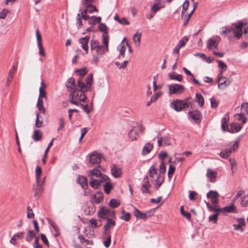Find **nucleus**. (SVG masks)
<instances>
[{
    "instance_id": "17",
    "label": "nucleus",
    "mask_w": 248,
    "mask_h": 248,
    "mask_svg": "<svg viewBox=\"0 0 248 248\" xmlns=\"http://www.w3.org/2000/svg\"><path fill=\"white\" fill-rule=\"evenodd\" d=\"M24 233L23 232H19L15 233L10 240V243L14 246L17 245V240L18 239H22L24 237Z\"/></svg>"
},
{
    "instance_id": "9",
    "label": "nucleus",
    "mask_w": 248,
    "mask_h": 248,
    "mask_svg": "<svg viewBox=\"0 0 248 248\" xmlns=\"http://www.w3.org/2000/svg\"><path fill=\"white\" fill-rule=\"evenodd\" d=\"M243 23L239 22L237 24L232 25L231 27V31L234 34V36L238 39H240L242 35V27Z\"/></svg>"
},
{
    "instance_id": "4",
    "label": "nucleus",
    "mask_w": 248,
    "mask_h": 248,
    "mask_svg": "<svg viewBox=\"0 0 248 248\" xmlns=\"http://www.w3.org/2000/svg\"><path fill=\"white\" fill-rule=\"evenodd\" d=\"M190 104H191V103L188 102V99L184 100L176 99L170 103V106L175 111H180L184 108H188Z\"/></svg>"
},
{
    "instance_id": "46",
    "label": "nucleus",
    "mask_w": 248,
    "mask_h": 248,
    "mask_svg": "<svg viewBox=\"0 0 248 248\" xmlns=\"http://www.w3.org/2000/svg\"><path fill=\"white\" fill-rule=\"evenodd\" d=\"M130 217V214L129 213L125 212L124 210H123L122 212V216L120 218L126 221L129 220Z\"/></svg>"
},
{
    "instance_id": "61",
    "label": "nucleus",
    "mask_w": 248,
    "mask_h": 248,
    "mask_svg": "<svg viewBox=\"0 0 248 248\" xmlns=\"http://www.w3.org/2000/svg\"><path fill=\"white\" fill-rule=\"evenodd\" d=\"M43 124V121H40L39 119V113L36 114V119L35 121V126L37 128L41 127Z\"/></svg>"
},
{
    "instance_id": "28",
    "label": "nucleus",
    "mask_w": 248,
    "mask_h": 248,
    "mask_svg": "<svg viewBox=\"0 0 248 248\" xmlns=\"http://www.w3.org/2000/svg\"><path fill=\"white\" fill-rule=\"evenodd\" d=\"M141 32H137L133 36V40L136 46L138 47L140 44Z\"/></svg>"
},
{
    "instance_id": "11",
    "label": "nucleus",
    "mask_w": 248,
    "mask_h": 248,
    "mask_svg": "<svg viewBox=\"0 0 248 248\" xmlns=\"http://www.w3.org/2000/svg\"><path fill=\"white\" fill-rule=\"evenodd\" d=\"M232 82V80L229 78H227L225 77H223L222 74H220L218 77V87L221 90L225 89Z\"/></svg>"
},
{
    "instance_id": "52",
    "label": "nucleus",
    "mask_w": 248,
    "mask_h": 248,
    "mask_svg": "<svg viewBox=\"0 0 248 248\" xmlns=\"http://www.w3.org/2000/svg\"><path fill=\"white\" fill-rule=\"evenodd\" d=\"M241 204L243 206H248V195L244 196L241 198Z\"/></svg>"
},
{
    "instance_id": "24",
    "label": "nucleus",
    "mask_w": 248,
    "mask_h": 248,
    "mask_svg": "<svg viewBox=\"0 0 248 248\" xmlns=\"http://www.w3.org/2000/svg\"><path fill=\"white\" fill-rule=\"evenodd\" d=\"M102 173L97 168H94L92 170L88 171V174L90 179L94 178V177L98 178L101 175Z\"/></svg>"
},
{
    "instance_id": "51",
    "label": "nucleus",
    "mask_w": 248,
    "mask_h": 248,
    "mask_svg": "<svg viewBox=\"0 0 248 248\" xmlns=\"http://www.w3.org/2000/svg\"><path fill=\"white\" fill-rule=\"evenodd\" d=\"M120 203L114 199H111L109 202V205L112 208H116L120 205Z\"/></svg>"
},
{
    "instance_id": "27",
    "label": "nucleus",
    "mask_w": 248,
    "mask_h": 248,
    "mask_svg": "<svg viewBox=\"0 0 248 248\" xmlns=\"http://www.w3.org/2000/svg\"><path fill=\"white\" fill-rule=\"evenodd\" d=\"M153 148V145L150 143H146L143 147L141 154L142 155H146L150 153Z\"/></svg>"
},
{
    "instance_id": "30",
    "label": "nucleus",
    "mask_w": 248,
    "mask_h": 248,
    "mask_svg": "<svg viewBox=\"0 0 248 248\" xmlns=\"http://www.w3.org/2000/svg\"><path fill=\"white\" fill-rule=\"evenodd\" d=\"M217 172L209 169L207 170L206 175L211 182H214L217 177Z\"/></svg>"
},
{
    "instance_id": "29",
    "label": "nucleus",
    "mask_w": 248,
    "mask_h": 248,
    "mask_svg": "<svg viewBox=\"0 0 248 248\" xmlns=\"http://www.w3.org/2000/svg\"><path fill=\"white\" fill-rule=\"evenodd\" d=\"M104 196L102 192H98L96 193L93 195V198L92 199L93 201L96 203H100L103 200Z\"/></svg>"
},
{
    "instance_id": "2",
    "label": "nucleus",
    "mask_w": 248,
    "mask_h": 248,
    "mask_svg": "<svg viewBox=\"0 0 248 248\" xmlns=\"http://www.w3.org/2000/svg\"><path fill=\"white\" fill-rule=\"evenodd\" d=\"M85 81L86 83L84 82L82 78L81 77L77 81V84L78 88H80V92H86L91 91V85L93 82V75L92 74H89Z\"/></svg>"
},
{
    "instance_id": "36",
    "label": "nucleus",
    "mask_w": 248,
    "mask_h": 248,
    "mask_svg": "<svg viewBox=\"0 0 248 248\" xmlns=\"http://www.w3.org/2000/svg\"><path fill=\"white\" fill-rule=\"evenodd\" d=\"M229 120V117L227 114H225L221 120V127L224 131H226V128L228 127L227 123Z\"/></svg>"
},
{
    "instance_id": "32",
    "label": "nucleus",
    "mask_w": 248,
    "mask_h": 248,
    "mask_svg": "<svg viewBox=\"0 0 248 248\" xmlns=\"http://www.w3.org/2000/svg\"><path fill=\"white\" fill-rule=\"evenodd\" d=\"M241 129V127L240 124H232L230 125V128L227 130L231 133H236L239 131Z\"/></svg>"
},
{
    "instance_id": "7",
    "label": "nucleus",
    "mask_w": 248,
    "mask_h": 248,
    "mask_svg": "<svg viewBox=\"0 0 248 248\" xmlns=\"http://www.w3.org/2000/svg\"><path fill=\"white\" fill-rule=\"evenodd\" d=\"M143 130V127L140 125H137L133 127L128 133V137L131 141L137 140L139 137V133L142 132Z\"/></svg>"
},
{
    "instance_id": "38",
    "label": "nucleus",
    "mask_w": 248,
    "mask_h": 248,
    "mask_svg": "<svg viewBox=\"0 0 248 248\" xmlns=\"http://www.w3.org/2000/svg\"><path fill=\"white\" fill-rule=\"evenodd\" d=\"M195 96H196V99H195L196 102H197L199 104V105L201 107H202L203 106L204 103V98H203V96H202V94H199V93H196Z\"/></svg>"
},
{
    "instance_id": "49",
    "label": "nucleus",
    "mask_w": 248,
    "mask_h": 248,
    "mask_svg": "<svg viewBox=\"0 0 248 248\" xmlns=\"http://www.w3.org/2000/svg\"><path fill=\"white\" fill-rule=\"evenodd\" d=\"M180 211L181 214L184 216L187 219L190 220L191 218V214L188 212L184 211V207L183 206H181L180 207Z\"/></svg>"
},
{
    "instance_id": "40",
    "label": "nucleus",
    "mask_w": 248,
    "mask_h": 248,
    "mask_svg": "<svg viewBox=\"0 0 248 248\" xmlns=\"http://www.w3.org/2000/svg\"><path fill=\"white\" fill-rule=\"evenodd\" d=\"M36 107H37L38 110L43 113L45 112V109L44 108L43 106V101L41 98H38L36 104Z\"/></svg>"
},
{
    "instance_id": "31",
    "label": "nucleus",
    "mask_w": 248,
    "mask_h": 248,
    "mask_svg": "<svg viewBox=\"0 0 248 248\" xmlns=\"http://www.w3.org/2000/svg\"><path fill=\"white\" fill-rule=\"evenodd\" d=\"M144 180L145 181V184L142 185L141 190L143 193H149V188L151 185L149 183L147 177H145Z\"/></svg>"
},
{
    "instance_id": "18",
    "label": "nucleus",
    "mask_w": 248,
    "mask_h": 248,
    "mask_svg": "<svg viewBox=\"0 0 248 248\" xmlns=\"http://www.w3.org/2000/svg\"><path fill=\"white\" fill-rule=\"evenodd\" d=\"M236 221L238 222L237 224H233L232 226L234 229L236 231H239L240 232H243L244 229L243 226H245V220L243 218H237Z\"/></svg>"
},
{
    "instance_id": "63",
    "label": "nucleus",
    "mask_w": 248,
    "mask_h": 248,
    "mask_svg": "<svg viewBox=\"0 0 248 248\" xmlns=\"http://www.w3.org/2000/svg\"><path fill=\"white\" fill-rule=\"evenodd\" d=\"M59 127L58 128V131L62 130L64 126V119L63 118H60L59 120Z\"/></svg>"
},
{
    "instance_id": "53",
    "label": "nucleus",
    "mask_w": 248,
    "mask_h": 248,
    "mask_svg": "<svg viewBox=\"0 0 248 248\" xmlns=\"http://www.w3.org/2000/svg\"><path fill=\"white\" fill-rule=\"evenodd\" d=\"M229 162L231 166L232 172V173L234 172L237 169L236 163L233 159L232 158L229 159Z\"/></svg>"
},
{
    "instance_id": "13",
    "label": "nucleus",
    "mask_w": 248,
    "mask_h": 248,
    "mask_svg": "<svg viewBox=\"0 0 248 248\" xmlns=\"http://www.w3.org/2000/svg\"><path fill=\"white\" fill-rule=\"evenodd\" d=\"M42 173V169L41 167L37 166L36 167L35 174L36 180V188L35 190V195H38L42 191L41 187L39 186L40 178Z\"/></svg>"
},
{
    "instance_id": "58",
    "label": "nucleus",
    "mask_w": 248,
    "mask_h": 248,
    "mask_svg": "<svg viewBox=\"0 0 248 248\" xmlns=\"http://www.w3.org/2000/svg\"><path fill=\"white\" fill-rule=\"evenodd\" d=\"M163 139V146H169L171 144L170 138L168 137H165Z\"/></svg>"
},
{
    "instance_id": "1",
    "label": "nucleus",
    "mask_w": 248,
    "mask_h": 248,
    "mask_svg": "<svg viewBox=\"0 0 248 248\" xmlns=\"http://www.w3.org/2000/svg\"><path fill=\"white\" fill-rule=\"evenodd\" d=\"M99 31L103 32L102 35V45L99 42L94 39L91 41V50L94 52L95 55L93 56V62L97 64L99 56H102L108 50V41L109 36L107 31V27L104 23H100L98 26Z\"/></svg>"
},
{
    "instance_id": "25",
    "label": "nucleus",
    "mask_w": 248,
    "mask_h": 248,
    "mask_svg": "<svg viewBox=\"0 0 248 248\" xmlns=\"http://www.w3.org/2000/svg\"><path fill=\"white\" fill-rule=\"evenodd\" d=\"M111 173L115 178H119L121 176L122 170L120 168L113 165L111 170Z\"/></svg>"
},
{
    "instance_id": "26",
    "label": "nucleus",
    "mask_w": 248,
    "mask_h": 248,
    "mask_svg": "<svg viewBox=\"0 0 248 248\" xmlns=\"http://www.w3.org/2000/svg\"><path fill=\"white\" fill-rule=\"evenodd\" d=\"M78 181L82 188L86 189L88 186L87 178L83 176H79Z\"/></svg>"
},
{
    "instance_id": "41",
    "label": "nucleus",
    "mask_w": 248,
    "mask_h": 248,
    "mask_svg": "<svg viewBox=\"0 0 248 248\" xmlns=\"http://www.w3.org/2000/svg\"><path fill=\"white\" fill-rule=\"evenodd\" d=\"M105 192L107 194H109L110 190L113 188V186L110 181H107V183L103 185Z\"/></svg>"
},
{
    "instance_id": "43",
    "label": "nucleus",
    "mask_w": 248,
    "mask_h": 248,
    "mask_svg": "<svg viewBox=\"0 0 248 248\" xmlns=\"http://www.w3.org/2000/svg\"><path fill=\"white\" fill-rule=\"evenodd\" d=\"M90 185L93 188L97 189L100 185L97 179L92 178L91 179Z\"/></svg>"
},
{
    "instance_id": "12",
    "label": "nucleus",
    "mask_w": 248,
    "mask_h": 248,
    "mask_svg": "<svg viewBox=\"0 0 248 248\" xmlns=\"http://www.w3.org/2000/svg\"><path fill=\"white\" fill-rule=\"evenodd\" d=\"M169 94H180L184 90V87L181 84H171L168 86Z\"/></svg>"
},
{
    "instance_id": "37",
    "label": "nucleus",
    "mask_w": 248,
    "mask_h": 248,
    "mask_svg": "<svg viewBox=\"0 0 248 248\" xmlns=\"http://www.w3.org/2000/svg\"><path fill=\"white\" fill-rule=\"evenodd\" d=\"M54 140V139H53L51 140V141L49 143V144L47 146V147L46 148V149L45 150V153L44 155V156L42 159V161H43V163L44 164H46V159L47 157V154H48V151L50 149V148H51V147L52 146Z\"/></svg>"
},
{
    "instance_id": "54",
    "label": "nucleus",
    "mask_w": 248,
    "mask_h": 248,
    "mask_svg": "<svg viewBox=\"0 0 248 248\" xmlns=\"http://www.w3.org/2000/svg\"><path fill=\"white\" fill-rule=\"evenodd\" d=\"M188 41V38L186 37H183L178 42V44L177 45L178 46H179L180 48L183 47L186 42Z\"/></svg>"
},
{
    "instance_id": "19",
    "label": "nucleus",
    "mask_w": 248,
    "mask_h": 248,
    "mask_svg": "<svg viewBox=\"0 0 248 248\" xmlns=\"http://www.w3.org/2000/svg\"><path fill=\"white\" fill-rule=\"evenodd\" d=\"M221 212L223 213L237 212V208L234 203H231L230 205L221 208Z\"/></svg>"
},
{
    "instance_id": "16",
    "label": "nucleus",
    "mask_w": 248,
    "mask_h": 248,
    "mask_svg": "<svg viewBox=\"0 0 248 248\" xmlns=\"http://www.w3.org/2000/svg\"><path fill=\"white\" fill-rule=\"evenodd\" d=\"M207 207L210 212H215L216 213L221 212V208L218 206V203L210 204L208 202H205Z\"/></svg>"
},
{
    "instance_id": "23",
    "label": "nucleus",
    "mask_w": 248,
    "mask_h": 248,
    "mask_svg": "<svg viewBox=\"0 0 248 248\" xmlns=\"http://www.w3.org/2000/svg\"><path fill=\"white\" fill-rule=\"evenodd\" d=\"M126 46H128V43H126L125 44L124 43H123V42H122L118 46L117 50L119 51V58H120L121 56L124 58Z\"/></svg>"
},
{
    "instance_id": "6",
    "label": "nucleus",
    "mask_w": 248,
    "mask_h": 248,
    "mask_svg": "<svg viewBox=\"0 0 248 248\" xmlns=\"http://www.w3.org/2000/svg\"><path fill=\"white\" fill-rule=\"evenodd\" d=\"M98 217L102 219H108L115 217V211L106 207L101 208L98 212Z\"/></svg>"
},
{
    "instance_id": "14",
    "label": "nucleus",
    "mask_w": 248,
    "mask_h": 248,
    "mask_svg": "<svg viewBox=\"0 0 248 248\" xmlns=\"http://www.w3.org/2000/svg\"><path fill=\"white\" fill-rule=\"evenodd\" d=\"M219 196L218 193L216 191L210 190L206 194L207 198L210 199L212 203H218Z\"/></svg>"
},
{
    "instance_id": "44",
    "label": "nucleus",
    "mask_w": 248,
    "mask_h": 248,
    "mask_svg": "<svg viewBox=\"0 0 248 248\" xmlns=\"http://www.w3.org/2000/svg\"><path fill=\"white\" fill-rule=\"evenodd\" d=\"M35 232L32 230H29L26 237V241L30 242L35 236Z\"/></svg>"
},
{
    "instance_id": "48",
    "label": "nucleus",
    "mask_w": 248,
    "mask_h": 248,
    "mask_svg": "<svg viewBox=\"0 0 248 248\" xmlns=\"http://www.w3.org/2000/svg\"><path fill=\"white\" fill-rule=\"evenodd\" d=\"M235 117L238 121H242L243 124L246 122V118L243 113H240L235 115Z\"/></svg>"
},
{
    "instance_id": "35",
    "label": "nucleus",
    "mask_w": 248,
    "mask_h": 248,
    "mask_svg": "<svg viewBox=\"0 0 248 248\" xmlns=\"http://www.w3.org/2000/svg\"><path fill=\"white\" fill-rule=\"evenodd\" d=\"M115 225V222L110 218L107 219V224L104 226V231L109 232V228Z\"/></svg>"
},
{
    "instance_id": "50",
    "label": "nucleus",
    "mask_w": 248,
    "mask_h": 248,
    "mask_svg": "<svg viewBox=\"0 0 248 248\" xmlns=\"http://www.w3.org/2000/svg\"><path fill=\"white\" fill-rule=\"evenodd\" d=\"M86 8L87 9H88V12L89 13H92L93 12H98V10L97 9L96 7L92 4H87L86 5Z\"/></svg>"
},
{
    "instance_id": "45",
    "label": "nucleus",
    "mask_w": 248,
    "mask_h": 248,
    "mask_svg": "<svg viewBox=\"0 0 248 248\" xmlns=\"http://www.w3.org/2000/svg\"><path fill=\"white\" fill-rule=\"evenodd\" d=\"M162 7H163V6L161 5V4H160L159 3H155L151 7V11L154 13H155L157 11L159 10Z\"/></svg>"
},
{
    "instance_id": "56",
    "label": "nucleus",
    "mask_w": 248,
    "mask_h": 248,
    "mask_svg": "<svg viewBox=\"0 0 248 248\" xmlns=\"http://www.w3.org/2000/svg\"><path fill=\"white\" fill-rule=\"evenodd\" d=\"M189 1L187 0H186L183 5V8L182 11V17H183V15L185 13L186 11L187 10L189 7Z\"/></svg>"
},
{
    "instance_id": "3",
    "label": "nucleus",
    "mask_w": 248,
    "mask_h": 248,
    "mask_svg": "<svg viewBox=\"0 0 248 248\" xmlns=\"http://www.w3.org/2000/svg\"><path fill=\"white\" fill-rule=\"evenodd\" d=\"M79 92H80V89L78 90V89L70 92V102L76 105H79V101L85 102L87 99L86 95L84 94L85 92H81L79 94Z\"/></svg>"
},
{
    "instance_id": "39",
    "label": "nucleus",
    "mask_w": 248,
    "mask_h": 248,
    "mask_svg": "<svg viewBox=\"0 0 248 248\" xmlns=\"http://www.w3.org/2000/svg\"><path fill=\"white\" fill-rule=\"evenodd\" d=\"M134 215L138 218L142 219L144 220L146 219V215H145V213L141 212L137 208L134 210Z\"/></svg>"
},
{
    "instance_id": "10",
    "label": "nucleus",
    "mask_w": 248,
    "mask_h": 248,
    "mask_svg": "<svg viewBox=\"0 0 248 248\" xmlns=\"http://www.w3.org/2000/svg\"><path fill=\"white\" fill-rule=\"evenodd\" d=\"M101 162L100 155L97 153H93L90 155L89 162L88 166L89 167H97Z\"/></svg>"
},
{
    "instance_id": "60",
    "label": "nucleus",
    "mask_w": 248,
    "mask_h": 248,
    "mask_svg": "<svg viewBox=\"0 0 248 248\" xmlns=\"http://www.w3.org/2000/svg\"><path fill=\"white\" fill-rule=\"evenodd\" d=\"M46 93L45 89H43L42 87L39 88V96L38 98H41L43 97L46 98Z\"/></svg>"
},
{
    "instance_id": "62",
    "label": "nucleus",
    "mask_w": 248,
    "mask_h": 248,
    "mask_svg": "<svg viewBox=\"0 0 248 248\" xmlns=\"http://www.w3.org/2000/svg\"><path fill=\"white\" fill-rule=\"evenodd\" d=\"M34 217V214L32 211V210L28 206L27 207V217L29 218H33Z\"/></svg>"
},
{
    "instance_id": "59",
    "label": "nucleus",
    "mask_w": 248,
    "mask_h": 248,
    "mask_svg": "<svg viewBox=\"0 0 248 248\" xmlns=\"http://www.w3.org/2000/svg\"><path fill=\"white\" fill-rule=\"evenodd\" d=\"M9 12V11L8 9H3L0 13V18L5 19Z\"/></svg>"
},
{
    "instance_id": "15",
    "label": "nucleus",
    "mask_w": 248,
    "mask_h": 248,
    "mask_svg": "<svg viewBox=\"0 0 248 248\" xmlns=\"http://www.w3.org/2000/svg\"><path fill=\"white\" fill-rule=\"evenodd\" d=\"M89 39V36H86L78 40L79 43L81 44V47L84 50L86 54L88 53V43Z\"/></svg>"
},
{
    "instance_id": "22",
    "label": "nucleus",
    "mask_w": 248,
    "mask_h": 248,
    "mask_svg": "<svg viewBox=\"0 0 248 248\" xmlns=\"http://www.w3.org/2000/svg\"><path fill=\"white\" fill-rule=\"evenodd\" d=\"M17 63L13 65L11 69L10 70L8 74V76L7 79V84L8 85L9 83L11 82L13 79L14 75L17 70Z\"/></svg>"
},
{
    "instance_id": "57",
    "label": "nucleus",
    "mask_w": 248,
    "mask_h": 248,
    "mask_svg": "<svg viewBox=\"0 0 248 248\" xmlns=\"http://www.w3.org/2000/svg\"><path fill=\"white\" fill-rule=\"evenodd\" d=\"M169 78L172 79H175L178 81H181L182 80V76L181 75H169Z\"/></svg>"
},
{
    "instance_id": "20",
    "label": "nucleus",
    "mask_w": 248,
    "mask_h": 248,
    "mask_svg": "<svg viewBox=\"0 0 248 248\" xmlns=\"http://www.w3.org/2000/svg\"><path fill=\"white\" fill-rule=\"evenodd\" d=\"M65 86L69 92H72L77 89L76 87V82L75 79L72 78H69L66 82Z\"/></svg>"
},
{
    "instance_id": "5",
    "label": "nucleus",
    "mask_w": 248,
    "mask_h": 248,
    "mask_svg": "<svg viewBox=\"0 0 248 248\" xmlns=\"http://www.w3.org/2000/svg\"><path fill=\"white\" fill-rule=\"evenodd\" d=\"M149 174L150 177L152 178L153 181L155 182L156 188H158L163 182L164 178L163 176L160 173H157L156 169L154 166L150 168Z\"/></svg>"
},
{
    "instance_id": "64",
    "label": "nucleus",
    "mask_w": 248,
    "mask_h": 248,
    "mask_svg": "<svg viewBox=\"0 0 248 248\" xmlns=\"http://www.w3.org/2000/svg\"><path fill=\"white\" fill-rule=\"evenodd\" d=\"M241 109L242 111H246L248 114V103H243L241 106Z\"/></svg>"
},
{
    "instance_id": "21",
    "label": "nucleus",
    "mask_w": 248,
    "mask_h": 248,
    "mask_svg": "<svg viewBox=\"0 0 248 248\" xmlns=\"http://www.w3.org/2000/svg\"><path fill=\"white\" fill-rule=\"evenodd\" d=\"M189 116L190 118L194 120L195 122L200 121L202 118L201 113L198 110L190 111L188 113Z\"/></svg>"
},
{
    "instance_id": "34",
    "label": "nucleus",
    "mask_w": 248,
    "mask_h": 248,
    "mask_svg": "<svg viewBox=\"0 0 248 248\" xmlns=\"http://www.w3.org/2000/svg\"><path fill=\"white\" fill-rule=\"evenodd\" d=\"M104 239L105 240L103 242L105 247L107 248H108L110 242H111V236L109 234V232H104Z\"/></svg>"
},
{
    "instance_id": "33",
    "label": "nucleus",
    "mask_w": 248,
    "mask_h": 248,
    "mask_svg": "<svg viewBox=\"0 0 248 248\" xmlns=\"http://www.w3.org/2000/svg\"><path fill=\"white\" fill-rule=\"evenodd\" d=\"M42 133L39 130H35L32 136V138L34 141H38L42 138Z\"/></svg>"
},
{
    "instance_id": "8",
    "label": "nucleus",
    "mask_w": 248,
    "mask_h": 248,
    "mask_svg": "<svg viewBox=\"0 0 248 248\" xmlns=\"http://www.w3.org/2000/svg\"><path fill=\"white\" fill-rule=\"evenodd\" d=\"M220 41V38L218 36H213L209 38L206 42L207 48L209 50L217 49Z\"/></svg>"
},
{
    "instance_id": "42",
    "label": "nucleus",
    "mask_w": 248,
    "mask_h": 248,
    "mask_svg": "<svg viewBox=\"0 0 248 248\" xmlns=\"http://www.w3.org/2000/svg\"><path fill=\"white\" fill-rule=\"evenodd\" d=\"M97 179L98 182H99V185H101L102 183H107V181H109V178L107 175L102 173Z\"/></svg>"
},
{
    "instance_id": "47",
    "label": "nucleus",
    "mask_w": 248,
    "mask_h": 248,
    "mask_svg": "<svg viewBox=\"0 0 248 248\" xmlns=\"http://www.w3.org/2000/svg\"><path fill=\"white\" fill-rule=\"evenodd\" d=\"M219 215L218 213H215V214L211 215L209 217V221L212 222L214 224H216L217 223V220H218V216Z\"/></svg>"
},
{
    "instance_id": "55",
    "label": "nucleus",
    "mask_w": 248,
    "mask_h": 248,
    "mask_svg": "<svg viewBox=\"0 0 248 248\" xmlns=\"http://www.w3.org/2000/svg\"><path fill=\"white\" fill-rule=\"evenodd\" d=\"M36 35L37 38V46L42 45V37L38 30H36Z\"/></svg>"
}]
</instances>
